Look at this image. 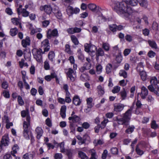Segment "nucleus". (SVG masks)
Wrapping results in <instances>:
<instances>
[{
	"label": "nucleus",
	"instance_id": "obj_54",
	"mask_svg": "<svg viewBox=\"0 0 159 159\" xmlns=\"http://www.w3.org/2000/svg\"><path fill=\"white\" fill-rule=\"evenodd\" d=\"M78 57L79 59L80 60H83L84 59V56L81 53V51L79 49L77 52Z\"/></svg>",
	"mask_w": 159,
	"mask_h": 159
},
{
	"label": "nucleus",
	"instance_id": "obj_26",
	"mask_svg": "<svg viewBox=\"0 0 159 159\" xmlns=\"http://www.w3.org/2000/svg\"><path fill=\"white\" fill-rule=\"evenodd\" d=\"M32 52L33 56L37 55L42 52V49L39 48V49L37 48H34L32 50Z\"/></svg>",
	"mask_w": 159,
	"mask_h": 159
},
{
	"label": "nucleus",
	"instance_id": "obj_40",
	"mask_svg": "<svg viewBox=\"0 0 159 159\" xmlns=\"http://www.w3.org/2000/svg\"><path fill=\"white\" fill-rule=\"evenodd\" d=\"M148 43L150 46L154 48H157V45L155 41H153L149 40Z\"/></svg>",
	"mask_w": 159,
	"mask_h": 159
},
{
	"label": "nucleus",
	"instance_id": "obj_3",
	"mask_svg": "<svg viewBox=\"0 0 159 159\" xmlns=\"http://www.w3.org/2000/svg\"><path fill=\"white\" fill-rule=\"evenodd\" d=\"M30 124L29 123L26 124L25 122L23 123V127L24 130L23 131V135L25 139L27 140L30 139V134H32L31 132H29L28 128Z\"/></svg>",
	"mask_w": 159,
	"mask_h": 159
},
{
	"label": "nucleus",
	"instance_id": "obj_51",
	"mask_svg": "<svg viewBox=\"0 0 159 159\" xmlns=\"http://www.w3.org/2000/svg\"><path fill=\"white\" fill-rule=\"evenodd\" d=\"M68 85L67 84H64L63 86V89L65 91V92L66 93V94H67V95L68 96L69 95V93H70L68 91Z\"/></svg>",
	"mask_w": 159,
	"mask_h": 159
},
{
	"label": "nucleus",
	"instance_id": "obj_41",
	"mask_svg": "<svg viewBox=\"0 0 159 159\" xmlns=\"http://www.w3.org/2000/svg\"><path fill=\"white\" fill-rule=\"evenodd\" d=\"M151 128L154 129H156L159 128V125L156 123L155 120H153L151 123Z\"/></svg>",
	"mask_w": 159,
	"mask_h": 159
},
{
	"label": "nucleus",
	"instance_id": "obj_15",
	"mask_svg": "<svg viewBox=\"0 0 159 159\" xmlns=\"http://www.w3.org/2000/svg\"><path fill=\"white\" fill-rule=\"evenodd\" d=\"M35 132L37 134V138L39 139L43 133V129L41 127H38L35 129Z\"/></svg>",
	"mask_w": 159,
	"mask_h": 159
},
{
	"label": "nucleus",
	"instance_id": "obj_61",
	"mask_svg": "<svg viewBox=\"0 0 159 159\" xmlns=\"http://www.w3.org/2000/svg\"><path fill=\"white\" fill-rule=\"evenodd\" d=\"M70 93H69V95L68 96L67 95V94H66L65 101L68 103H69L71 102V100L70 98Z\"/></svg>",
	"mask_w": 159,
	"mask_h": 159
},
{
	"label": "nucleus",
	"instance_id": "obj_56",
	"mask_svg": "<svg viewBox=\"0 0 159 159\" xmlns=\"http://www.w3.org/2000/svg\"><path fill=\"white\" fill-rule=\"evenodd\" d=\"M156 55V53L152 51H149L148 53V55L150 58L154 57Z\"/></svg>",
	"mask_w": 159,
	"mask_h": 159
},
{
	"label": "nucleus",
	"instance_id": "obj_43",
	"mask_svg": "<svg viewBox=\"0 0 159 159\" xmlns=\"http://www.w3.org/2000/svg\"><path fill=\"white\" fill-rule=\"evenodd\" d=\"M23 157L24 159H30L33 158V155L31 153H27L23 155Z\"/></svg>",
	"mask_w": 159,
	"mask_h": 159
},
{
	"label": "nucleus",
	"instance_id": "obj_21",
	"mask_svg": "<svg viewBox=\"0 0 159 159\" xmlns=\"http://www.w3.org/2000/svg\"><path fill=\"white\" fill-rule=\"evenodd\" d=\"M125 2L127 5L128 4L132 6H135L138 4V0H126Z\"/></svg>",
	"mask_w": 159,
	"mask_h": 159
},
{
	"label": "nucleus",
	"instance_id": "obj_14",
	"mask_svg": "<svg viewBox=\"0 0 159 159\" xmlns=\"http://www.w3.org/2000/svg\"><path fill=\"white\" fill-rule=\"evenodd\" d=\"M56 77V73L54 71H52L50 75H48L44 77V79L47 81H50L52 79Z\"/></svg>",
	"mask_w": 159,
	"mask_h": 159
},
{
	"label": "nucleus",
	"instance_id": "obj_10",
	"mask_svg": "<svg viewBox=\"0 0 159 159\" xmlns=\"http://www.w3.org/2000/svg\"><path fill=\"white\" fill-rule=\"evenodd\" d=\"M150 82L152 85H153L155 86V89L159 92V87L157 85V83H158V81L157 78L155 76L152 77L151 78Z\"/></svg>",
	"mask_w": 159,
	"mask_h": 159
},
{
	"label": "nucleus",
	"instance_id": "obj_18",
	"mask_svg": "<svg viewBox=\"0 0 159 159\" xmlns=\"http://www.w3.org/2000/svg\"><path fill=\"white\" fill-rule=\"evenodd\" d=\"M9 143V138L6 136H3L2 140L1 141V144L3 146H7L8 145Z\"/></svg>",
	"mask_w": 159,
	"mask_h": 159
},
{
	"label": "nucleus",
	"instance_id": "obj_63",
	"mask_svg": "<svg viewBox=\"0 0 159 159\" xmlns=\"http://www.w3.org/2000/svg\"><path fill=\"white\" fill-rule=\"evenodd\" d=\"M131 50L130 49L126 48L125 49L124 51V54L125 56L128 55L130 52Z\"/></svg>",
	"mask_w": 159,
	"mask_h": 159
},
{
	"label": "nucleus",
	"instance_id": "obj_12",
	"mask_svg": "<svg viewBox=\"0 0 159 159\" xmlns=\"http://www.w3.org/2000/svg\"><path fill=\"white\" fill-rule=\"evenodd\" d=\"M29 29L30 31V33L32 35L38 32H40L42 30L40 28H37L33 26L31 24H30Z\"/></svg>",
	"mask_w": 159,
	"mask_h": 159
},
{
	"label": "nucleus",
	"instance_id": "obj_13",
	"mask_svg": "<svg viewBox=\"0 0 159 159\" xmlns=\"http://www.w3.org/2000/svg\"><path fill=\"white\" fill-rule=\"evenodd\" d=\"M124 106L123 104L121 103L116 104L114 105V110L116 112H120L124 109Z\"/></svg>",
	"mask_w": 159,
	"mask_h": 159
},
{
	"label": "nucleus",
	"instance_id": "obj_57",
	"mask_svg": "<svg viewBox=\"0 0 159 159\" xmlns=\"http://www.w3.org/2000/svg\"><path fill=\"white\" fill-rule=\"evenodd\" d=\"M64 153L67 155L69 158L71 157L72 155V152L70 149H66L65 152Z\"/></svg>",
	"mask_w": 159,
	"mask_h": 159
},
{
	"label": "nucleus",
	"instance_id": "obj_64",
	"mask_svg": "<svg viewBox=\"0 0 159 159\" xmlns=\"http://www.w3.org/2000/svg\"><path fill=\"white\" fill-rule=\"evenodd\" d=\"M54 157L55 159H61L62 156L61 153H57L55 154Z\"/></svg>",
	"mask_w": 159,
	"mask_h": 159
},
{
	"label": "nucleus",
	"instance_id": "obj_5",
	"mask_svg": "<svg viewBox=\"0 0 159 159\" xmlns=\"http://www.w3.org/2000/svg\"><path fill=\"white\" fill-rule=\"evenodd\" d=\"M41 48L44 49V52H48L50 48V43L48 39H45L41 43Z\"/></svg>",
	"mask_w": 159,
	"mask_h": 159
},
{
	"label": "nucleus",
	"instance_id": "obj_39",
	"mask_svg": "<svg viewBox=\"0 0 159 159\" xmlns=\"http://www.w3.org/2000/svg\"><path fill=\"white\" fill-rule=\"evenodd\" d=\"M11 22L14 25H17L20 22V20L16 18H13L11 19Z\"/></svg>",
	"mask_w": 159,
	"mask_h": 159
},
{
	"label": "nucleus",
	"instance_id": "obj_44",
	"mask_svg": "<svg viewBox=\"0 0 159 159\" xmlns=\"http://www.w3.org/2000/svg\"><path fill=\"white\" fill-rule=\"evenodd\" d=\"M71 39L72 42L75 45H77L78 44L79 42L77 38L74 35H72L71 36Z\"/></svg>",
	"mask_w": 159,
	"mask_h": 159
},
{
	"label": "nucleus",
	"instance_id": "obj_11",
	"mask_svg": "<svg viewBox=\"0 0 159 159\" xmlns=\"http://www.w3.org/2000/svg\"><path fill=\"white\" fill-rule=\"evenodd\" d=\"M148 94V89L144 86H143L141 88V92L140 94L141 98L144 99Z\"/></svg>",
	"mask_w": 159,
	"mask_h": 159
},
{
	"label": "nucleus",
	"instance_id": "obj_58",
	"mask_svg": "<svg viewBox=\"0 0 159 159\" xmlns=\"http://www.w3.org/2000/svg\"><path fill=\"white\" fill-rule=\"evenodd\" d=\"M108 120L107 119H105L101 123V127L102 128H104L106 126V124L108 122Z\"/></svg>",
	"mask_w": 159,
	"mask_h": 159
},
{
	"label": "nucleus",
	"instance_id": "obj_59",
	"mask_svg": "<svg viewBox=\"0 0 159 159\" xmlns=\"http://www.w3.org/2000/svg\"><path fill=\"white\" fill-rule=\"evenodd\" d=\"M111 153L113 154H116L118 153V149L116 148H113L111 150Z\"/></svg>",
	"mask_w": 159,
	"mask_h": 159
},
{
	"label": "nucleus",
	"instance_id": "obj_42",
	"mask_svg": "<svg viewBox=\"0 0 159 159\" xmlns=\"http://www.w3.org/2000/svg\"><path fill=\"white\" fill-rule=\"evenodd\" d=\"M109 28L110 30L114 32L117 30V25L116 24H112L109 25Z\"/></svg>",
	"mask_w": 159,
	"mask_h": 159
},
{
	"label": "nucleus",
	"instance_id": "obj_36",
	"mask_svg": "<svg viewBox=\"0 0 159 159\" xmlns=\"http://www.w3.org/2000/svg\"><path fill=\"white\" fill-rule=\"evenodd\" d=\"M80 79L83 81H86L89 79V76L86 74H83L80 76Z\"/></svg>",
	"mask_w": 159,
	"mask_h": 159
},
{
	"label": "nucleus",
	"instance_id": "obj_48",
	"mask_svg": "<svg viewBox=\"0 0 159 159\" xmlns=\"http://www.w3.org/2000/svg\"><path fill=\"white\" fill-rule=\"evenodd\" d=\"M21 13L23 16L26 17L29 15V12L25 9L24 8L21 9Z\"/></svg>",
	"mask_w": 159,
	"mask_h": 159
},
{
	"label": "nucleus",
	"instance_id": "obj_46",
	"mask_svg": "<svg viewBox=\"0 0 159 159\" xmlns=\"http://www.w3.org/2000/svg\"><path fill=\"white\" fill-rule=\"evenodd\" d=\"M134 126H130L125 130V132L128 134H131L134 131Z\"/></svg>",
	"mask_w": 159,
	"mask_h": 159
},
{
	"label": "nucleus",
	"instance_id": "obj_49",
	"mask_svg": "<svg viewBox=\"0 0 159 159\" xmlns=\"http://www.w3.org/2000/svg\"><path fill=\"white\" fill-rule=\"evenodd\" d=\"M97 56H102L104 54L103 50L101 48H99L97 51Z\"/></svg>",
	"mask_w": 159,
	"mask_h": 159
},
{
	"label": "nucleus",
	"instance_id": "obj_34",
	"mask_svg": "<svg viewBox=\"0 0 159 159\" xmlns=\"http://www.w3.org/2000/svg\"><path fill=\"white\" fill-rule=\"evenodd\" d=\"M112 69V65L110 64H108L106 67V72L107 74L110 73Z\"/></svg>",
	"mask_w": 159,
	"mask_h": 159
},
{
	"label": "nucleus",
	"instance_id": "obj_22",
	"mask_svg": "<svg viewBox=\"0 0 159 159\" xmlns=\"http://www.w3.org/2000/svg\"><path fill=\"white\" fill-rule=\"evenodd\" d=\"M19 149L18 146L17 144L14 145L12 148V151L11 152V155L14 157H16L15 154L17 153Z\"/></svg>",
	"mask_w": 159,
	"mask_h": 159
},
{
	"label": "nucleus",
	"instance_id": "obj_33",
	"mask_svg": "<svg viewBox=\"0 0 159 159\" xmlns=\"http://www.w3.org/2000/svg\"><path fill=\"white\" fill-rule=\"evenodd\" d=\"M18 32V30L16 28H12L10 30V34L12 36L16 35Z\"/></svg>",
	"mask_w": 159,
	"mask_h": 159
},
{
	"label": "nucleus",
	"instance_id": "obj_19",
	"mask_svg": "<svg viewBox=\"0 0 159 159\" xmlns=\"http://www.w3.org/2000/svg\"><path fill=\"white\" fill-rule=\"evenodd\" d=\"M97 50V48L94 45L90 46L89 49V52H88L91 56H93L95 54V51Z\"/></svg>",
	"mask_w": 159,
	"mask_h": 159
},
{
	"label": "nucleus",
	"instance_id": "obj_4",
	"mask_svg": "<svg viewBox=\"0 0 159 159\" xmlns=\"http://www.w3.org/2000/svg\"><path fill=\"white\" fill-rule=\"evenodd\" d=\"M66 74L70 80L74 81L75 80L76 77V72L75 71L73 70L71 68H69L66 72Z\"/></svg>",
	"mask_w": 159,
	"mask_h": 159
},
{
	"label": "nucleus",
	"instance_id": "obj_1",
	"mask_svg": "<svg viewBox=\"0 0 159 159\" xmlns=\"http://www.w3.org/2000/svg\"><path fill=\"white\" fill-rule=\"evenodd\" d=\"M113 6L114 10L118 14L126 20L129 19L130 16L136 12L131 7L128 6L125 1H115Z\"/></svg>",
	"mask_w": 159,
	"mask_h": 159
},
{
	"label": "nucleus",
	"instance_id": "obj_24",
	"mask_svg": "<svg viewBox=\"0 0 159 159\" xmlns=\"http://www.w3.org/2000/svg\"><path fill=\"white\" fill-rule=\"evenodd\" d=\"M97 90L98 94L100 96L102 95L104 93V88L101 85H99L97 86Z\"/></svg>",
	"mask_w": 159,
	"mask_h": 159
},
{
	"label": "nucleus",
	"instance_id": "obj_52",
	"mask_svg": "<svg viewBox=\"0 0 159 159\" xmlns=\"http://www.w3.org/2000/svg\"><path fill=\"white\" fill-rule=\"evenodd\" d=\"M17 100L20 105L22 106L24 105V102L21 97L20 96H18Z\"/></svg>",
	"mask_w": 159,
	"mask_h": 159
},
{
	"label": "nucleus",
	"instance_id": "obj_50",
	"mask_svg": "<svg viewBox=\"0 0 159 159\" xmlns=\"http://www.w3.org/2000/svg\"><path fill=\"white\" fill-rule=\"evenodd\" d=\"M60 149V152L62 153L65 152V149L64 148V143L63 142H61L59 144Z\"/></svg>",
	"mask_w": 159,
	"mask_h": 159
},
{
	"label": "nucleus",
	"instance_id": "obj_47",
	"mask_svg": "<svg viewBox=\"0 0 159 159\" xmlns=\"http://www.w3.org/2000/svg\"><path fill=\"white\" fill-rule=\"evenodd\" d=\"M34 58L38 62H40L42 60V56L41 53L39 54V55L34 56Z\"/></svg>",
	"mask_w": 159,
	"mask_h": 159
},
{
	"label": "nucleus",
	"instance_id": "obj_53",
	"mask_svg": "<svg viewBox=\"0 0 159 159\" xmlns=\"http://www.w3.org/2000/svg\"><path fill=\"white\" fill-rule=\"evenodd\" d=\"M88 8L92 11H94L96 8V6L94 4H90L88 5Z\"/></svg>",
	"mask_w": 159,
	"mask_h": 159
},
{
	"label": "nucleus",
	"instance_id": "obj_60",
	"mask_svg": "<svg viewBox=\"0 0 159 159\" xmlns=\"http://www.w3.org/2000/svg\"><path fill=\"white\" fill-rule=\"evenodd\" d=\"M136 151L137 153L139 155H142L143 153V151L140 149L139 148V145H138L136 146Z\"/></svg>",
	"mask_w": 159,
	"mask_h": 159
},
{
	"label": "nucleus",
	"instance_id": "obj_7",
	"mask_svg": "<svg viewBox=\"0 0 159 159\" xmlns=\"http://www.w3.org/2000/svg\"><path fill=\"white\" fill-rule=\"evenodd\" d=\"M21 114L22 117H24L25 116L26 117V121H25L23 123L25 122L26 124L29 123V124H30V117L28 111V110L23 111H21Z\"/></svg>",
	"mask_w": 159,
	"mask_h": 159
},
{
	"label": "nucleus",
	"instance_id": "obj_2",
	"mask_svg": "<svg viewBox=\"0 0 159 159\" xmlns=\"http://www.w3.org/2000/svg\"><path fill=\"white\" fill-rule=\"evenodd\" d=\"M135 101L133 102V106L130 109L128 110L124 114L123 117L122 118L117 119L118 123L120 125H128V123L130 120L131 115V112L133 109V107L134 106Z\"/></svg>",
	"mask_w": 159,
	"mask_h": 159
},
{
	"label": "nucleus",
	"instance_id": "obj_35",
	"mask_svg": "<svg viewBox=\"0 0 159 159\" xmlns=\"http://www.w3.org/2000/svg\"><path fill=\"white\" fill-rule=\"evenodd\" d=\"M87 103L88 105V107L89 108H91L92 106V102L93 101V98H89L86 99Z\"/></svg>",
	"mask_w": 159,
	"mask_h": 159
},
{
	"label": "nucleus",
	"instance_id": "obj_62",
	"mask_svg": "<svg viewBox=\"0 0 159 159\" xmlns=\"http://www.w3.org/2000/svg\"><path fill=\"white\" fill-rule=\"evenodd\" d=\"M103 47L106 51H108L109 49L110 46L108 43H105L103 44Z\"/></svg>",
	"mask_w": 159,
	"mask_h": 159
},
{
	"label": "nucleus",
	"instance_id": "obj_28",
	"mask_svg": "<svg viewBox=\"0 0 159 159\" xmlns=\"http://www.w3.org/2000/svg\"><path fill=\"white\" fill-rule=\"evenodd\" d=\"M78 155L81 159H89L88 157L86 155V154L81 151L78 152Z\"/></svg>",
	"mask_w": 159,
	"mask_h": 159
},
{
	"label": "nucleus",
	"instance_id": "obj_32",
	"mask_svg": "<svg viewBox=\"0 0 159 159\" xmlns=\"http://www.w3.org/2000/svg\"><path fill=\"white\" fill-rule=\"evenodd\" d=\"M66 11L67 14L70 16L73 14V7L71 6H69L67 7Z\"/></svg>",
	"mask_w": 159,
	"mask_h": 159
},
{
	"label": "nucleus",
	"instance_id": "obj_29",
	"mask_svg": "<svg viewBox=\"0 0 159 159\" xmlns=\"http://www.w3.org/2000/svg\"><path fill=\"white\" fill-rule=\"evenodd\" d=\"M120 94L121 96V98L122 100L125 99L127 96V93L125 89L121 91Z\"/></svg>",
	"mask_w": 159,
	"mask_h": 159
},
{
	"label": "nucleus",
	"instance_id": "obj_30",
	"mask_svg": "<svg viewBox=\"0 0 159 159\" xmlns=\"http://www.w3.org/2000/svg\"><path fill=\"white\" fill-rule=\"evenodd\" d=\"M153 85H149L148 87V89L152 92H154V93L156 94L157 96H159V93H158L157 91L155 90V88L153 87Z\"/></svg>",
	"mask_w": 159,
	"mask_h": 159
},
{
	"label": "nucleus",
	"instance_id": "obj_37",
	"mask_svg": "<svg viewBox=\"0 0 159 159\" xmlns=\"http://www.w3.org/2000/svg\"><path fill=\"white\" fill-rule=\"evenodd\" d=\"M102 67L101 65L98 64L96 66V70L98 74H100L102 72Z\"/></svg>",
	"mask_w": 159,
	"mask_h": 159
},
{
	"label": "nucleus",
	"instance_id": "obj_25",
	"mask_svg": "<svg viewBox=\"0 0 159 159\" xmlns=\"http://www.w3.org/2000/svg\"><path fill=\"white\" fill-rule=\"evenodd\" d=\"M140 5L144 8H146L148 6V2L147 0H138V2Z\"/></svg>",
	"mask_w": 159,
	"mask_h": 159
},
{
	"label": "nucleus",
	"instance_id": "obj_45",
	"mask_svg": "<svg viewBox=\"0 0 159 159\" xmlns=\"http://www.w3.org/2000/svg\"><path fill=\"white\" fill-rule=\"evenodd\" d=\"M48 57L51 61H52L55 57V54L54 52L52 51L50 52L48 55Z\"/></svg>",
	"mask_w": 159,
	"mask_h": 159
},
{
	"label": "nucleus",
	"instance_id": "obj_55",
	"mask_svg": "<svg viewBox=\"0 0 159 159\" xmlns=\"http://www.w3.org/2000/svg\"><path fill=\"white\" fill-rule=\"evenodd\" d=\"M54 14L56 17L59 19H61L62 15V14L60 11L55 13Z\"/></svg>",
	"mask_w": 159,
	"mask_h": 159
},
{
	"label": "nucleus",
	"instance_id": "obj_38",
	"mask_svg": "<svg viewBox=\"0 0 159 159\" xmlns=\"http://www.w3.org/2000/svg\"><path fill=\"white\" fill-rule=\"evenodd\" d=\"M120 87L119 86H115L112 90V92L113 93H118L120 90Z\"/></svg>",
	"mask_w": 159,
	"mask_h": 159
},
{
	"label": "nucleus",
	"instance_id": "obj_23",
	"mask_svg": "<svg viewBox=\"0 0 159 159\" xmlns=\"http://www.w3.org/2000/svg\"><path fill=\"white\" fill-rule=\"evenodd\" d=\"M89 152L91 153V157L89 159H97L98 156L95 150L93 149L89 150Z\"/></svg>",
	"mask_w": 159,
	"mask_h": 159
},
{
	"label": "nucleus",
	"instance_id": "obj_9",
	"mask_svg": "<svg viewBox=\"0 0 159 159\" xmlns=\"http://www.w3.org/2000/svg\"><path fill=\"white\" fill-rule=\"evenodd\" d=\"M41 11H44L47 14H50L51 13L52 8L49 5H46L40 7Z\"/></svg>",
	"mask_w": 159,
	"mask_h": 159
},
{
	"label": "nucleus",
	"instance_id": "obj_20",
	"mask_svg": "<svg viewBox=\"0 0 159 159\" xmlns=\"http://www.w3.org/2000/svg\"><path fill=\"white\" fill-rule=\"evenodd\" d=\"M30 40L29 37H27L25 39H23L22 41L21 44L23 47L25 48L27 45L30 44Z\"/></svg>",
	"mask_w": 159,
	"mask_h": 159
},
{
	"label": "nucleus",
	"instance_id": "obj_16",
	"mask_svg": "<svg viewBox=\"0 0 159 159\" xmlns=\"http://www.w3.org/2000/svg\"><path fill=\"white\" fill-rule=\"evenodd\" d=\"M89 137V136L87 134L85 135L83 137V138L81 137L80 135H77L76 136L77 139L79 140L78 143L80 145H81L85 143V139L84 137Z\"/></svg>",
	"mask_w": 159,
	"mask_h": 159
},
{
	"label": "nucleus",
	"instance_id": "obj_31",
	"mask_svg": "<svg viewBox=\"0 0 159 159\" xmlns=\"http://www.w3.org/2000/svg\"><path fill=\"white\" fill-rule=\"evenodd\" d=\"M119 75L120 76H123L124 78H126L127 77V73L125 70H122L120 71Z\"/></svg>",
	"mask_w": 159,
	"mask_h": 159
},
{
	"label": "nucleus",
	"instance_id": "obj_8",
	"mask_svg": "<svg viewBox=\"0 0 159 159\" xmlns=\"http://www.w3.org/2000/svg\"><path fill=\"white\" fill-rule=\"evenodd\" d=\"M75 114V112L74 111H72L71 115V116L69 117L68 120L70 121H72L73 122H79L80 120V117Z\"/></svg>",
	"mask_w": 159,
	"mask_h": 159
},
{
	"label": "nucleus",
	"instance_id": "obj_27",
	"mask_svg": "<svg viewBox=\"0 0 159 159\" xmlns=\"http://www.w3.org/2000/svg\"><path fill=\"white\" fill-rule=\"evenodd\" d=\"M139 75L142 80L144 81L146 80L147 78V74L145 71H140Z\"/></svg>",
	"mask_w": 159,
	"mask_h": 159
},
{
	"label": "nucleus",
	"instance_id": "obj_17",
	"mask_svg": "<svg viewBox=\"0 0 159 159\" xmlns=\"http://www.w3.org/2000/svg\"><path fill=\"white\" fill-rule=\"evenodd\" d=\"M73 102L76 106H79L81 103V101L79 97L77 95L75 96L73 99Z\"/></svg>",
	"mask_w": 159,
	"mask_h": 159
},
{
	"label": "nucleus",
	"instance_id": "obj_6",
	"mask_svg": "<svg viewBox=\"0 0 159 159\" xmlns=\"http://www.w3.org/2000/svg\"><path fill=\"white\" fill-rule=\"evenodd\" d=\"M58 36V31L56 29L52 30L49 29L47 33V36L48 39H50L52 37L57 36Z\"/></svg>",
	"mask_w": 159,
	"mask_h": 159
}]
</instances>
